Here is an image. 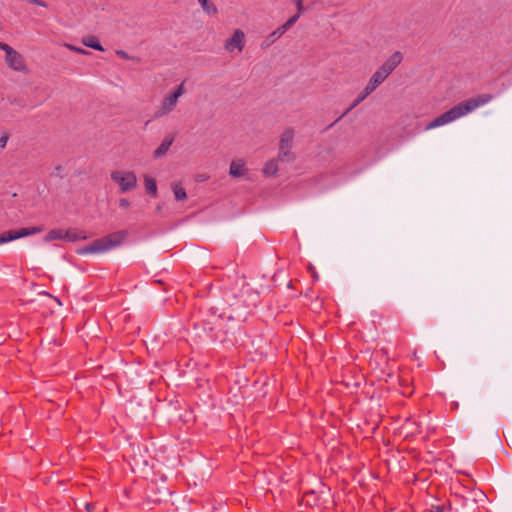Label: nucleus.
Here are the masks:
<instances>
[{
  "label": "nucleus",
  "instance_id": "dca6fc26",
  "mask_svg": "<svg viewBox=\"0 0 512 512\" xmlns=\"http://www.w3.org/2000/svg\"><path fill=\"white\" fill-rule=\"evenodd\" d=\"M144 184H145V189H146V192L150 195H152L153 197H156L157 196V184H156V181L149 177V176H145L144 177Z\"/></svg>",
  "mask_w": 512,
  "mask_h": 512
},
{
  "label": "nucleus",
  "instance_id": "1a4fd4ad",
  "mask_svg": "<svg viewBox=\"0 0 512 512\" xmlns=\"http://www.w3.org/2000/svg\"><path fill=\"white\" fill-rule=\"evenodd\" d=\"M5 60L9 68L15 71H23L25 69L23 57L16 50L6 55Z\"/></svg>",
  "mask_w": 512,
  "mask_h": 512
},
{
  "label": "nucleus",
  "instance_id": "f257e3e1",
  "mask_svg": "<svg viewBox=\"0 0 512 512\" xmlns=\"http://www.w3.org/2000/svg\"><path fill=\"white\" fill-rule=\"evenodd\" d=\"M492 98L493 97L491 94H482L475 98H470L466 101H463V102L455 105L454 107H452L445 113L436 117L433 121H431L430 123H428L426 125L425 129L431 130V129L449 124V123L471 113L475 109L489 103L492 100Z\"/></svg>",
  "mask_w": 512,
  "mask_h": 512
},
{
  "label": "nucleus",
  "instance_id": "2eb2a0df",
  "mask_svg": "<svg viewBox=\"0 0 512 512\" xmlns=\"http://www.w3.org/2000/svg\"><path fill=\"white\" fill-rule=\"evenodd\" d=\"M283 33L277 28L272 33H270L262 42L261 47L267 48L272 45L277 39H279Z\"/></svg>",
  "mask_w": 512,
  "mask_h": 512
},
{
  "label": "nucleus",
  "instance_id": "ddd939ff",
  "mask_svg": "<svg viewBox=\"0 0 512 512\" xmlns=\"http://www.w3.org/2000/svg\"><path fill=\"white\" fill-rule=\"evenodd\" d=\"M278 158L268 160L263 168V173L266 176H274L278 172Z\"/></svg>",
  "mask_w": 512,
  "mask_h": 512
},
{
  "label": "nucleus",
  "instance_id": "6e6552de",
  "mask_svg": "<svg viewBox=\"0 0 512 512\" xmlns=\"http://www.w3.org/2000/svg\"><path fill=\"white\" fill-rule=\"evenodd\" d=\"M178 99L172 96L171 94H168L164 97L163 101L161 102L160 107L155 112L154 117L155 118H162L169 113H171L177 106Z\"/></svg>",
  "mask_w": 512,
  "mask_h": 512
},
{
  "label": "nucleus",
  "instance_id": "6ab92c4d",
  "mask_svg": "<svg viewBox=\"0 0 512 512\" xmlns=\"http://www.w3.org/2000/svg\"><path fill=\"white\" fill-rule=\"evenodd\" d=\"M199 4L201 5L204 12L207 14L215 15L218 10L214 3L210 2L209 0H197Z\"/></svg>",
  "mask_w": 512,
  "mask_h": 512
},
{
  "label": "nucleus",
  "instance_id": "393cba45",
  "mask_svg": "<svg viewBox=\"0 0 512 512\" xmlns=\"http://www.w3.org/2000/svg\"><path fill=\"white\" fill-rule=\"evenodd\" d=\"M0 50H3L6 55H8L10 52L14 51V49L11 46H9L8 44H6L4 42H0Z\"/></svg>",
  "mask_w": 512,
  "mask_h": 512
},
{
  "label": "nucleus",
  "instance_id": "a211bd4d",
  "mask_svg": "<svg viewBox=\"0 0 512 512\" xmlns=\"http://www.w3.org/2000/svg\"><path fill=\"white\" fill-rule=\"evenodd\" d=\"M302 13L303 12H299V10H297V13L291 16L283 25L278 27V29L284 34L290 27H292L299 20Z\"/></svg>",
  "mask_w": 512,
  "mask_h": 512
},
{
  "label": "nucleus",
  "instance_id": "c85d7f7f",
  "mask_svg": "<svg viewBox=\"0 0 512 512\" xmlns=\"http://www.w3.org/2000/svg\"><path fill=\"white\" fill-rule=\"evenodd\" d=\"M478 498H480V499L485 498V494L481 491L473 493L472 501L476 502V501H478Z\"/></svg>",
  "mask_w": 512,
  "mask_h": 512
},
{
  "label": "nucleus",
  "instance_id": "412c9836",
  "mask_svg": "<svg viewBox=\"0 0 512 512\" xmlns=\"http://www.w3.org/2000/svg\"><path fill=\"white\" fill-rule=\"evenodd\" d=\"M83 44L87 47L93 48L98 51H103L102 45L94 37H88L83 40Z\"/></svg>",
  "mask_w": 512,
  "mask_h": 512
},
{
  "label": "nucleus",
  "instance_id": "f8f14e48",
  "mask_svg": "<svg viewBox=\"0 0 512 512\" xmlns=\"http://www.w3.org/2000/svg\"><path fill=\"white\" fill-rule=\"evenodd\" d=\"M373 91L369 90V87L366 85L364 90L358 95V97L353 101V103L347 108V110L336 120H340L346 114H348L352 109L358 106L368 95H370Z\"/></svg>",
  "mask_w": 512,
  "mask_h": 512
},
{
  "label": "nucleus",
  "instance_id": "cd10ccee",
  "mask_svg": "<svg viewBox=\"0 0 512 512\" xmlns=\"http://www.w3.org/2000/svg\"><path fill=\"white\" fill-rule=\"evenodd\" d=\"M119 206L123 209H127L130 206V202H129V200L122 198L119 200Z\"/></svg>",
  "mask_w": 512,
  "mask_h": 512
},
{
  "label": "nucleus",
  "instance_id": "c756f323",
  "mask_svg": "<svg viewBox=\"0 0 512 512\" xmlns=\"http://www.w3.org/2000/svg\"><path fill=\"white\" fill-rule=\"evenodd\" d=\"M68 47H69V49H71L79 54H88V52L82 48H78V47L71 46V45H69Z\"/></svg>",
  "mask_w": 512,
  "mask_h": 512
},
{
  "label": "nucleus",
  "instance_id": "423d86ee",
  "mask_svg": "<svg viewBox=\"0 0 512 512\" xmlns=\"http://www.w3.org/2000/svg\"><path fill=\"white\" fill-rule=\"evenodd\" d=\"M42 231L41 227H27L19 230H9L0 234V245L8 243L10 241L38 234Z\"/></svg>",
  "mask_w": 512,
  "mask_h": 512
},
{
  "label": "nucleus",
  "instance_id": "b1692460",
  "mask_svg": "<svg viewBox=\"0 0 512 512\" xmlns=\"http://www.w3.org/2000/svg\"><path fill=\"white\" fill-rule=\"evenodd\" d=\"M291 1L295 4L296 9L299 10V12L305 11L304 0H291Z\"/></svg>",
  "mask_w": 512,
  "mask_h": 512
},
{
  "label": "nucleus",
  "instance_id": "aec40b11",
  "mask_svg": "<svg viewBox=\"0 0 512 512\" xmlns=\"http://www.w3.org/2000/svg\"><path fill=\"white\" fill-rule=\"evenodd\" d=\"M67 236H65L66 241H77V240H84L86 239V236L83 233H78L75 230H67L65 231Z\"/></svg>",
  "mask_w": 512,
  "mask_h": 512
},
{
  "label": "nucleus",
  "instance_id": "f3484780",
  "mask_svg": "<svg viewBox=\"0 0 512 512\" xmlns=\"http://www.w3.org/2000/svg\"><path fill=\"white\" fill-rule=\"evenodd\" d=\"M172 191L174 193L175 199L178 201H184L187 199V194L185 189L182 187L180 183L172 184Z\"/></svg>",
  "mask_w": 512,
  "mask_h": 512
},
{
  "label": "nucleus",
  "instance_id": "9b49d317",
  "mask_svg": "<svg viewBox=\"0 0 512 512\" xmlns=\"http://www.w3.org/2000/svg\"><path fill=\"white\" fill-rule=\"evenodd\" d=\"M173 142H174L173 136L166 137L162 141V143L159 145V147L154 151V153H153L154 158H160V157L164 156L168 152V150L171 147V145L173 144Z\"/></svg>",
  "mask_w": 512,
  "mask_h": 512
},
{
  "label": "nucleus",
  "instance_id": "2f4dec72",
  "mask_svg": "<svg viewBox=\"0 0 512 512\" xmlns=\"http://www.w3.org/2000/svg\"><path fill=\"white\" fill-rule=\"evenodd\" d=\"M118 54L121 55L123 58H128L127 54L123 51H119Z\"/></svg>",
  "mask_w": 512,
  "mask_h": 512
},
{
  "label": "nucleus",
  "instance_id": "39448f33",
  "mask_svg": "<svg viewBox=\"0 0 512 512\" xmlns=\"http://www.w3.org/2000/svg\"><path fill=\"white\" fill-rule=\"evenodd\" d=\"M111 179L119 185L120 191L123 193L132 191L137 187V177L131 171H113Z\"/></svg>",
  "mask_w": 512,
  "mask_h": 512
},
{
  "label": "nucleus",
  "instance_id": "473e14b6",
  "mask_svg": "<svg viewBox=\"0 0 512 512\" xmlns=\"http://www.w3.org/2000/svg\"><path fill=\"white\" fill-rule=\"evenodd\" d=\"M86 509L90 511V509H91V504H86Z\"/></svg>",
  "mask_w": 512,
  "mask_h": 512
},
{
  "label": "nucleus",
  "instance_id": "f03ea898",
  "mask_svg": "<svg viewBox=\"0 0 512 512\" xmlns=\"http://www.w3.org/2000/svg\"><path fill=\"white\" fill-rule=\"evenodd\" d=\"M127 237V232L117 231L111 233L103 238L97 239L93 241L90 245H87L81 248L78 253L81 255L93 254V253H104L113 248L120 246L125 238Z\"/></svg>",
  "mask_w": 512,
  "mask_h": 512
},
{
  "label": "nucleus",
  "instance_id": "4be33fe9",
  "mask_svg": "<svg viewBox=\"0 0 512 512\" xmlns=\"http://www.w3.org/2000/svg\"><path fill=\"white\" fill-rule=\"evenodd\" d=\"M185 93L184 82H182L172 93L175 98L179 99Z\"/></svg>",
  "mask_w": 512,
  "mask_h": 512
},
{
  "label": "nucleus",
  "instance_id": "7ed1b4c3",
  "mask_svg": "<svg viewBox=\"0 0 512 512\" xmlns=\"http://www.w3.org/2000/svg\"><path fill=\"white\" fill-rule=\"evenodd\" d=\"M403 59L402 54L394 52L371 76L367 83L370 91H374L396 69Z\"/></svg>",
  "mask_w": 512,
  "mask_h": 512
},
{
  "label": "nucleus",
  "instance_id": "0eeeda50",
  "mask_svg": "<svg viewBox=\"0 0 512 512\" xmlns=\"http://www.w3.org/2000/svg\"><path fill=\"white\" fill-rule=\"evenodd\" d=\"M245 44V34L242 30L237 29L233 35L225 41L224 47L227 51L232 52L237 49L241 52Z\"/></svg>",
  "mask_w": 512,
  "mask_h": 512
},
{
  "label": "nucleus",
  "instance_id": "7c9ffc66",
  "mask_svg": "<svg viewBox=\"0 0 512 512\" xmlns=\"http://www.w3.org/2000/svg\"><path fill=\"white\" fill-rule=\"evenodd\" d=\"M436 512H444V507L443 506H437L436 507Z\"/></svg>",
  "mask_w": 512,
  "mask_h": 512
},
{
  "label": "nucleus",
  "instance_id": "a878e982",
  "mask_svg": "<svg viewBox=\"0 0 512 512\" xmlns=\"http://www.w3.org/2000/svg\"><path fill=\"white\" fill-rule=\"evenodd\" d=\"M0 50H3L6 55H8L10 52L14 51V49L11 46H9L8 44H6L4 42H0Z\"/></svg>",
  "mask_w": 512,
  "mask_h": 512
},
{
  "label": "nucleus",
  "instance_id": "4468645a",
  "mask_svg": "<svg viewBox=\"0 0 512 512\" xmlns=\"http://www.w3.org/2000/svg\"><path fill=\"white\" fill-rule=\"evenodd\" d=\"M65 236H67L65 230L63 229H53L47 233L45 236V241H54V240H65Z\"/></svg>",
  "mask_w": 512,
  "mask_h": 512
},
{
  "label": "nucleus",
  "instance_id": "20e7f679",
  "mask_svg": "<svg viewBox=\"0 0 512 512\" xmlns=\"http://www.w3.org/2000/svg\"><path fill=\"white\" fill-rule=\"evenodd\" d=\"M295 134V130L291 127L285 128L280 134L277 155L279 161L287 163L295 161L296 154L292 151Z\"/></svg>",
  "mask_w": 512,
  "mask_h": 512
},
{
  "label": "nucleus",
  "instance_id": "bb28decb",
  "mask_svg": "<svg viewBox=\"0 0 512 512\" xmlns=\"http://www.w3.org/2000/svg\"><path fill=\"white\" fill-rule=\"evenodd\" d=\"M8 142V135H2L0 137V152L6 147Z\"/></svg>",
  "mask_w": 512,
  "mask_h": 512
},
{
  "label": "nucleus",
  "instance_id": "9d476101",
  "mask_svg": "<svg viewBox=\"0 0 512 512\" xmlns=\"http://www.w3.org/2000/svg\"><path fill=\"white\" fill-rule=\"evenodd\" d=\"M247 172L245 163L243 160H234L230 164L229 174L234 178L245 176Z\"/></svg>",
  "mask_w": 512,
  "mask_h": 512
},
{
  "label": "nucleus",
  "instance_id": "5701e85b",
  "mask_svg": "<svg viewBox=\"0 0 512 512\" xmlns=\"http://www.w3.org/2000/svg\"><path fill=\"white\" fill-rule=\"evenodd\" d=\"M25 1L27 3H29V4L40 6V7H43V8H47L48 7V4L45 1H43V0H25Z\"/></svg>",
  "mask_w": 512,
  "mask_h": 512
}]
</instances>
